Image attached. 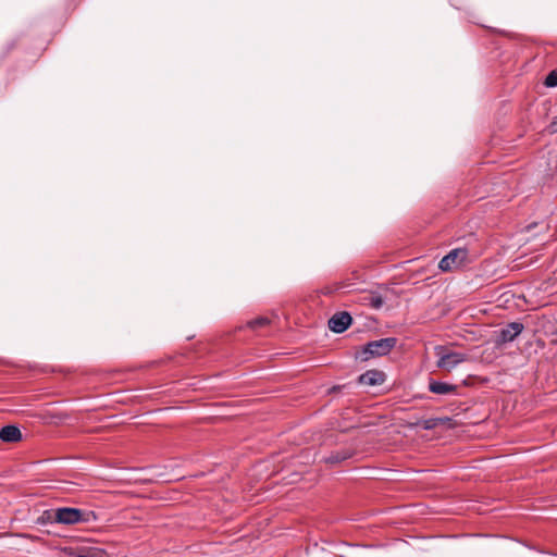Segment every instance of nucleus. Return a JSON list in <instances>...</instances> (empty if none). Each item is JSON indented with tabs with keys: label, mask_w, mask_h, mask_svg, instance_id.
I'll use <instances>...</instances> for the list:
<instances>
[{
	"label": "nucleus",
	"mask_w": 557,
	"mask_h": 557,
	"mask_svg": "<svg viewBox=\"0 0 557 557\" xmlns=\"http://www.w3.org/2000/svg\"><path fill=\"white\" fill-rule=\"evenodd\" d=\"M76 557H92V556H87V555H78Z\"/></svg>",
	"instance_id": "16"
},
{
	"label": "nucleus",
	"mask_w": 557,
	"mask_h": 557,
	"mask_svg": "<svg viewBox=\"0 0 557 557\" xmlns=\"http://www.w3.org/2000/svg\"><path fill=\"white\" fill-rule=\"evenodd\" d=\"M351 322V315L346 311H341L330 318L329 327L334 333H343L350 326Z\"/></svg>",
	"instance_id": "6"
},
{
	"label": "nucleus",
	"mask_w": 557,
	"mask_h": 557,
	"mask_svg": "<svg viewBox=\"0 0 557 557\" xmlns=\"http://www.w3.org/2000/svg\"><path fill=\"white\" fill-rule=\"evenodd\" d=\"M396 337H385L377 341L369 342L367 345L362 347L361 358L362 360L366 361L369 360L370 358L386 356L396 346Z\"/></svg>",
	"instance_id": "3"
},
{
	"label": "nucleus",
	"mask_w": 557,
	"mask_h": 557,
	"mask_svg": "<svg viewBox=\"0 0 557 557\" xmlns=\"http://www.w3.org/2000/svg\"><path fill=\"white\" fill-rule=\"evenodd\" d=\"M385 381V373L379 370H368L362 373L358 382L362 385L376 386L383 384Z\"/></svg>",
	"instance_id": "7"
},
{
	"label": "nucleus",
	"mask_w": 557,
	"mask_h": 557,
	"mask_svg": "<svg viewBox=\"0 0 557 557\" xmlns=\"http://www.w3.org/2000/svg\"><path fill=\"white\" fill-rule=\"evenodd\" d=\"M457 388L458 386L455 384H449L435 380H431L429 382V391L437 395L455 394L457 392Z\"/></svg>",
	"instance_id": "8"
},
{
	"label": "nucleus",
	"mask_w": 557,
	"mask_h": 557,
	"mask_svg": "<svg viewBox=\"0 0 557 557\" xmlns=\"http://www.w3.org/2000/svg\"><path fill=\"white\" fill-rule=\"evenodd\" d=\"M545 85L548 87H557V70L552 71L545 78Z\"/></svg>",
	"instance_id": "14"
},
{
	"label": "nucleus",
	"mask_w": 557,
	"mask_h": 557,
	"mask_svg": "<svg viewBox=\"0 0 557 557\" xmlns=\"http://www.w3.org/2000/svg\"><path fill=\"white\" fill-rule=\"evenodd\" d=\"M366 300L368 301V305L373 309H380L384 304L382 296L375 293L370 294Z\"/></svg>",
	"instance_id": "12"
},
{
	"label": "nucleus",
	"mask_w": 557,
	"mask_h": 557,
	"mask_svg": "<svg viewBox=\"0 0 557 557\" xmlns=\"http://www.w3.org/2000/svg\"><path fill=\"white\" fill-rule=\"evenodd\" d=\"M524 326L520 322H511L498 331L495 343L504 345L515 341L523 331Z\"/></svg>",
	"instance_id": "5"
},
{
	"label": "nucleus",
	"mask_w": 557,
	"mask_h": 557,
	"mask_svg": "<svg viewBox=\"0 0 557 557\" xmlns=\"http://www.w3.org/2000/svg\"><path fill=\"white\" fill-rule=\"evenodd\" d=\"M467 258L468 250L466 248L453 249L440 261L438 268L444 272L451 271L462 265Z\"/></svg>",
	"instance_id": "4"
},
{
	"label": "nucleus",
	"mask_w": 557,
	"mask_h": 557,
	"mask_svg": "<svg viewBox=\"0 0 557 557\" xmlns=\"http://www.w3.org/2000/svg\"><path fill=\"white\" fill-rule=\"evenodd\" d=\"M270 319L267 317H259L247 322V327L257 331L270 324Z\"/></svg>",
	"instance_id": "11"
},
{
	"label": "nucleus",
	"mask_w": 557,
	"mask_h": 557,
	"mask_svg": "<svg viewBox=\"0 0 557 557\" xmlns=\"http://www.w3.org/2000/svg\"><path fill=\"white\" fill-rule=\"evenodd\" d=\"M444 422L443 419L440 418H430L419 421L417 424L422 426L423 430H432Z\"/></svg>",
	"instance_id": "13"
},
{
	"label": "nucleus",
	"mask_w": 557,
	"mask_h": 557,
	"mask_svg": "<svg viewBox=\"0 0 557 557\" xmlns=\"http://www.w3.org/2000/svg\"><path fill=\"white\" fill-rule=\"evenodd\" d=\"M548 129L550 133H557V115L549 123Z\"/></svg>",
	"instance_id": "15"
},
{
	"label": "nucleus",
	"mask_w": 557,
	"mask_h": 557,
	"mask_svg": "<svg viewBox=\"0 0 557 557\" xmlns=\"http://www.w3.org/2000/svg\"><path fill=\"white\" fill-rule=\"evenodd\" d=\"M351 457V453L348 450L333 451L324 458V462L330 465L341 463Z\"/></svg>",
	"instance_id": "10"
},
{
	"label": "nucleus",
	"mask_w": 557,
	"mask_h": 557,
	"mask_svg": "<svg viewBox=\"0 0 557 557\" xmlns=\"http://www.w3.org/2000/svg\"><path fill=\"white\" fill-rule=\"evenodd\" d=\"M434 354L437 357L436 367L448 372L468 360L466 354L450 350L444 345L435 346Z\"/></svg>",
	"instance_id": "2"
},
{
	"label": "nucleus",
	"mask_w": 557,
	"mask_h": 557,
	"mask_svg": "<svg viewBox=\"0 0 557 557\" xmlns=\"http://www.w3.org/2000/svg\"><path fill=\"white\" fill-rule=\"evenodd\" d=\"M21 430L15 425H5L0 430V440L7 443H16L21 441Z\"/></svg>",
	"instance_id": "9"
},
{
	"label": "nucleus",
	"mask_w": 557,
	"mask_h": 557,
	"mask_svg": "<svg viewBox=\"0 0 557 557\" xmlns=\"http://www.w3.org/2000/svg\"><path fill=\"white\" fill-rule=\"evenodd\" d=\"M49 519L60 524L71 525L95 522L97 520V515L94 511L78 508L60 507L53 510V517H49Z\"/></svg>",
	"instance_id": "1"
}]
</instances>
